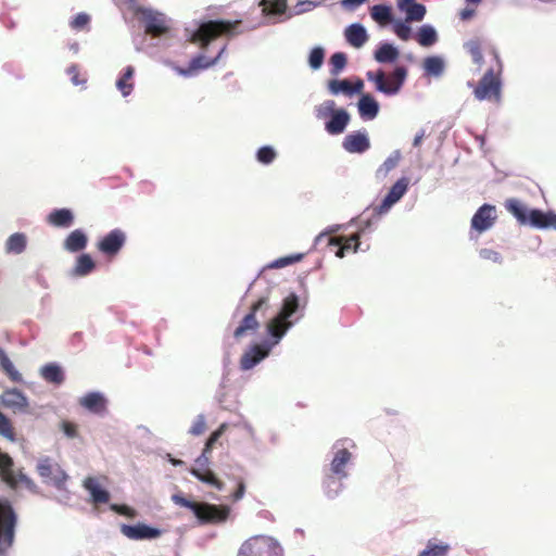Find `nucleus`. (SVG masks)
<instances>
[{"label":"nucleus","instance_id":"f257e3e1","mask_svg":"<svg viewBox=\"0 0 556 556\" xmlns=\"http://www.w3.org/2000/svg\"><path fill=\"white\" fill-rule=\"evenodd\" d=\"M495 61V66L489 68L473 89V94L479 101H501L503 64L495 49L490 50Z\"/></svg>","mask_w":556,"mask_h":556},{"label":"nucleus","instance_id":"f03ea898","mask_svg":"<svg viewBox=\"0 0 556 556\" xmlns=\"http://www.w3.org/2000/svg\"><path fill=\"white\" fill-rule=\"evenodd\" d=\"M172 501L178 506L192 510L200 523L203 525L223 523L228 519L230 515V508L227 505L199 503L187 500L180 494H174L172 496Z\"/></svg>","mask_w":556,"mask_h":556},{"label":"nucleus","instance_id":"7ed1b4c3","mask_svg":"<svg viewBox=\"0 0 556 556\" xmlns=\"http://www.w3.org/2000/svg\"><path fill=\"white\" fill-rule=\"evenodd\" d=\"M227 424H222L207 439L202 454L195 459V467L191 468L190 472L200 481L214 486L217 490H223L224 483L215 476L208 468L210 457L215 443L224 434L227 429Z\"/></svg>","mask_w":556,"mask_h":556},{"label":"nucleus","instance_id":"20e7f679","mask_svg":"<svg viewBox=\"0 0 556 556\" xmlns=\"http://www.w3.org/2000/svg\"><path fill=\"white\" fill-rule=\"evenodd\" d=\"M504 206L520 225H530L539 229L552 227L555 214L551 212L544 213L538 208L528 210L523 203L515 198L507 199Z\"/></svg>","mask_w":556,"mask_h":556},{"label":"nucleus","instance_id":"39448f33","mask_svg":"<svg viewBox=\"0 0 556 556\" xmlns=\"http://www.w3.org/2000/svg\"><path fill=\"white\" fill-rule=\"evenodd\" d=\"M240 21L215 20L202 23L192 34L190 41L205 49L213 40L226 36H232Z\"/></svg>","mask_w":556,"mask_h":556},{"label":"nucleus","instance_id":"423d86ee","mask_svg":"<svg viewBox=\"0 0 556 556\" xmlns=\"http://www.w3.org/2000/svg\"><path fill=\"white\" fill-rule=\"evenodd\" d=\"M352 458L348 448H340L334 453L330 464V473L326 475L323 485L328 497H334L342 488V480L346 478L345 466Z\"/></svg>","mask_w":556,"mask_h":556},{"label":"nucleus","instance_id":"0eeeda50","mask_svg":"<svg viewBox=\"0 0 556 556\" xmlns=\"http://www.w3.org/2000/svg\"><path fill=\"white\" fill-rule=\"evenodd\" d=\"M367 79L375 84L378 91L394 96L400 92L407 77V70L404 66H397L392 73L386 74L382 70L368 72Z\"/></svg>","mask_w":556,"mask_h":556},{"label":"nucleus","instance_id":"6e6552de","mask_svg":"<svg viewBox=\"0 0 556 556\" xmlns=\"http://www.w3.org/2000/svg\"><path fill=\"white\" fill-rule=\"evenodd\" d=\"M299 308V298L294 293L289 294L282 303L279 314L274 317L267 325L268 332L277 340L281 339L286 331L291 327L288 318L291 317Z\"/></svg>","mask_w":556,"mask_h":556},{"label":"nucleus","instance_id":"1a4fd4ad","mask_svg":"<svg viewBox=\"0 0 556 556\" xmlns=\"http://www.w3.org/2000/svg\"><path fill=\"white\" fill-rule=\"evenodd\" d=\"M17 517L8 502L0 501V554H4L14 542Z\"/></svg>","mask_w":556,"mask_h":556},{"label":"nucleus","instance_id":"9d476101","mask_svg":"<svg viewBox=\"0 0 556 556\" xmlns=\"http://www.w3.org/2000/svg\"><path fill=\"white\" fill-rule=\"evenodd\" d=\"M268 298L262 296L251 305L250 312L242 318L240 325L235 329L233 337L236 340H240L245 337L249 332L255 331L260 327V323L256 319L257 312H264L268 308Z\"/></svg>","mask_w":556,"mask_h":556},{"label":"nucleus","instance_id":"9b49d317","mask_svg":"<svg viewBox=\"0 0 556 556\" xmlns=\"http://www.w3.org/2000/svg\"><path fill=\"white\" fill-rule=\"evenodd\" d=\"M126 233L115 228L103 236L97 243V249L108 257H115L126 243Z\"/></svg>","mask_w":556,"mask_h":556},{"label":"nucleus","instance_id":"f8f14e48","mask_svg":"<svg viewBox=\"0 0 556 556\" xmlns=\"http://www.w3.org/2000/svg\"><path fill=\"white\" fill-rule=\"evenodd\" d=\"M37 471L41 478L50 480L58 488H61L67 479L64 470L48 457L39 460Z\"/></svg>","mask_w":556,"mask_h":556},{"label":"nucleus","instance_id":"ddd939ff","mask_svg":"<svg viewBox=\"0 0 556 556\" xmlns=\"http://www.w3.org/2000/svg\"><path fill=\"white\" fill-rule=\"evenodd\" d=\"M328 247L334 252L337 257H344L346 253H355L359 247V235L354 233L350 237L339 236L328 238Z\"/></svg>","mask_w":556,"mask_h":556},{"label":"nucleus","instance_id":"4468645a","mask_svg":"<svg viewBox=\"0 0 556 556\" xmlns=\"http://www.w3.org/2000/svg\"><path fill=\"white\" fill-rule=\"evenodd\" d=\"M409 186L407 177L400 178L389 190L381 204L376 208L379 214L388 212L406 193Z\"/></svg>","mask_w":556,"mask_h":556},{"label":"nucleus","instance_id":"2eb2a0df","mask_svg":"<svg viewBox=\"0 0 556 556\" xmlns=\"http://www.w3.org/2000/svg\"><path fill=\"white\" fill-rule=\"evenodd\" d=\"M495 219V206L483 204L472 216L471 227L479 232H483L493 226Z\"/></svg>","mask_w":556,"mask_h":556},{"label":"nucleus","instance_id":"dca6fc26","mask_svg":"<svg viewBox=\"0 0 556 556\" xmlns=\"http://www.w3.org/2000/svg\"><path fill=\"white\" fill-rule=\"evenodd\" d=\"M342 147L349 153H364L370 148V141L365 131H354L344 137Z\"/></svg>","mask_w":556,"mask_h":556},{"label":"nucleus","instance_id":"f3484780","mask_svg":"<svg viewBox=\"0 0 556 556\" xmlns=\"http://www.w3.org/2000/svg\"><path fill=\"white\" fill-rule=\"evenodd\" d=\"M121 532L130 540L155 539L161 535V531L156 528L149 527L144 523L136 526L123 525Z\"/></svg>","mask_w":556,"mask_h":556},{"label":"nucleus","instance_id":"a211bd4d","mask_svg":"<svg viewBox=\"0 0 556 556\" xmlns=\"http://www.w3.org/2000/svg\"><path fill=\"white\" fill-rule=\"evenodd\" d=\"M225 49H226V46H224L220 49V51L218 52V54L212 60H208L203 54H199L191 60V62L187 68L176 67V71L179 75L191 76L194 73H197L199 70L208 68L217 63V61L220 59L222 54L224 53Z\"/></svg>","mask_w":556,"mask_h":556},{"label":"nucleus","instance_id":"6ab92c4d","mask_svg":"<svg viewBox=\"0 0 556 556\" xmlns=\"http://www.w3.org/2000/svg\"><path fill=\"white\" fill-rule=\"evenodd\" d=\"M268 355V350L261 345H253L250 350L243 353L240 358V368L249 370L257 365L262 359Z\"/></svg>","mask_w":556,"mask_h":556},{"label":"nucleus","instance_id":"aec40b11","mask_svg":"<svg viewBox=\"0 0 556 556\" xmlns=\"http://www.w3.org/2000/svg\"><path fill=\"white\" fill-rule=\"evenodd\" d=\"M349 122V113L344 109H339L330 116L325 128L330 135H339L345 130Z\"/></svg>","mask_w":556,"mask_h":556},{"label":"nucleus","instance_id":"412c9836","mask_svg":"<svg viewBox=\"0 0 556 556\" xmlns=\"http://www.w3.org/2000/svg\"><path fill=\"white\" fill-rule=\"evenodd\" d=\"M79 403L93 414H103L106 410V399L99 392L87 393L79 400Z\"/></svg>","mask_w":556,"mask_h":556},{"label":"nucleus","instance_id":"4be33fe9","mask_svg":"<svg viewBox=\"0 0 556 556\" xmlns=\"http://www.w3.org/2000/svg\"><path fill=\"white\" fill-rule=\"evenodd\" d=\"M2 404L14 410H26L28 408L27 397L17 389L4 391L2 394Z\"/></svg>","mask_w":556,"mask_h":556},{"label":"nucleus","instance_id":"5701e85b","mask_svg":"<svg viewBox=\"0 0 556 556\" xmlns=\"http://www.w3.org/2000/svg\"><path fill=\"white\" fill-rule=\"evenodd\" d=\"M88 243V238L81 229H75L65 238L63 247L66 251L75 253L83 251Z\"/></svg>","mask_w":556,"mask_h":556},{"label":"nucleus","instance_id":"b1692460","mask_svg":"<svg viewBox=\"0 0 556 556\" xmlns=\"http://www.w3.org/2000/svg\"><path fill=\"white\" fill-rule=\"evenodd\" d=\"M168 27L162 14L150 13L146 16V33L153 37L166 34Z\"/></svg>","mask_w":556,"mask_h":556},{"label":"nucleus","instance_id":"393cba45","mask_svg":"<svg viewBox=\"0 0 556 556\" xmlns=\"http://www.w3.org/2000/svg\"><path fill=\"white\" fill-rule=\"evenodd\" d=\"M358 112L363 119H374L379 113V104L370 94H363L358 100Z\"/></svg>","mask_w":556,"mask_h":556},{"label":"nucleus","instance_id":"a878e982","mask_svg":"<svg viewBox=\"0 0 556 556\" xmlns=\"http://www.w3.org/2000/svg\"><path fill=\"white\" fill-rule=\"evenodd\" d=\"M84 488L90 493L93 503L105 504L110 501V493L101 489L96 478L87 477L84 480Z\"/></svg>","mask_w":556,"mask_h":556},{"label":"nucleus","instance_id":"bb28decb","mask_svg":"<svg viewBox=\"0 0 556 556\" xmlns=\"http://www.w3.org/2000/svg\"><path fill=\"white\" fill-rule=\"evenodd\" d=\"M346 41L354 48H361L368 40L366 29L361 24L350 25L345 31Z\"/></svg>","mask_w":556,"mask_h":556},{"label":"nucleus","instance_id":"cd10ccee","mask_svg":"<svg viewBox=\"0 0 556 556\" xmlns=\"http://www.w3.org/2000/svg\"><path fill=\"white\" fill-rule=\"evenodd\" d=\"M47 220L54 227L67 228L73 224L74 215L68 208H59L52 211L48 215Z\"/></svg>","mask_w":556,"mask_h":556},{"label":"nucleus","instance_id":"c85d7f7f","mask_svg":"<svg viewBox=\"0 0 556 556\" xmlns=\"http://www.w3.org/2000/svg\"><path fill=\"white\" fill-rule=\"evenodd\" d=\"M135 75V68L132 66H127L124 70V73L116 81V88L121 91L124 97L129 96L134 90L132 78Z\"/></svg>","mask_w":556,"mask_h":556},{"label":"nucleus","instance_id":"c756f323","mask_svg":"<svg viewBox=\"0 0 556 556\" xmlns=\"http://www.w3.org/2000/svg\"><path fill=\"white\" fill-rule=\"evenodd\" d=\"M42 378L50 383L61 384L64 381V372L56 364H48L41 368Z\"/></svg>","mask_w":556,"mask_h":556},{"label":"nucleus","instance_id":"7c9ffc66","mask_svg":"<svg viewBox=\"0 0 556 556\" xmlns=\"http://www.w3.org/2000/svg\"><path fill=\"white\" fill-rule=\"evenodd\" d=\"M397 58V49L390 43H382L375 52V59L379 63L394 62Z\"/></svg>","mask_w":556,"mask_h":556},{"label":"nucleus","instance_id":"2f4dec72","mask_svg":"<svg viewBox=\"0 0 556 556\" xmlns=\"http://www.w3.org/2000/svg\"><path fill=\"white\" fill-rule=\"evenodd\" d=\"M401 154L399 151L393 152L377 169L376 177L384 179L391 170H393L400 163Z\"/></svg>","mask_w":556,"mask_h":556},{"label":"nucleus","instance_id":"473e14b6","mask_svg":"<svg viewBox=\"0 0 556 556\" xmlns=\"http://www.w3.org/2000/svg\"><path fill=\"white\" fill-rule=\"evenodd\" d=\"M13 459L10 457L9 454L3 453L0 450V477L3 481L7 483H13L14 482V475H13Z\"/></svg>","mask_w":556,"mask_h":556},{"label":"nucleus","instance_id":"72a5a7b5","mask_svg":"<svg viewBox=\"0 0 556 556\" xmlns=\"http://www.w3.org/2000/svg\"><path fill=\"white\" fill-rule=\"evenodd\" d=\"M0 367L11 381H22V375L18 372V370L2 350H0Z\"/></svg>","mask_w":556,"mask_h":556},{"label":"nucleus","instance_id":"f704fd0d","mask_svg":"<svg viewBox=\"0 0 556 556\" xmlns=\"http://www.w3.org/2000/svg\"><path fill=\"white\" fill-rule=\"evenodd\" d=\"M96 267L92 257L89 254H81L77 257L74 267V274L76 276H86L90 274Z\"/></svg>","mask_w":556,"mask_h":556},{"label":"nucleus","instance_id":"c9c22d12","mask_svg":"<svg viewBox=\"0 0 556 556\" xmlns=\"http://www.w3.org/2000/svg\"><path fill=\"white\" fill-rule=\"evenodd\" d=\"M438 40L437 31L432 26L424 25L417 33V41L422 47H430Z\"/></svg>","mask_w":556,"mask_h":556},{"label":"nucleus","instance_id":"e433bc0d","mask_svg":"<svg viewBox=\"0 0 556 556\" xmlns=\"http://www.w3.org/2000/svg\"><path fill=\"white\" fill-rule=\"evenodd\" d=\"M26 248V236L24 233H13L7 241V251L20 254Z\"/></svg>","mask_w":556,"mask_h":556},{"label":"nucleus","instance_id":"4c0bfd02","mask_svg":"<svg viewBox=\"0 0 556 556\" xmlns=\"http://www.w3.org/2000/svg\"><path fill=\"white\" fill-rule=\"evenodd\" d=\"M371 17L379 24L386 25L391 22L392 14L390 7L376 4L370 10Z\"/></svg>","mask_w":556,"mask_h":556},{"label":"nucleus","instance_id":"58836bf2","mask_svg":"<svg viewBox=\"0 0 556 556\" xmlns=\"http://www.w3.org/2000/svg\"><path fill=\"white\" fill-rule=\"evenodd\" d=\"M464 47L471 55L473 63L481 67L483 63L481 41L479 39H471L467 41Z\"/></svg>","mask_w":556,"mask_h":556},{"label":"nucleus","instance_id":"ea45409f","mask_svg":"<svg viewBox=\"0 0 556 556\" xmlns=\"http://www.w3.org/2000/svg\"><path fill=\"white\" fill-rule=\"evenodd\" d=\"M425 71L434 76H440L444 70V63L439 56H428L424 61Z\"/></svg>","mask_w":556,"mask_h":556},{"label":"nucleus","instance_id":"a19ab883","mask_svg":"<svg viewBox=\"0 0 556 556\" xmlns=\"http://www.w3.org/2000/svg\"><path fill=\"white\" fill-rule=\"evenodd\" d=\"M328 89L333 94H338L340 92L353 94L352 83L348 79H332L328 83Z\"/></svg>","mask_w":556,"mask_h":556},{"label":"nucleus","instance_id":"79ce46f5","mask_svg":"<svg viewBox=\"0 0 556 556\" xmlns=\"http://www.w3.org/2000/svg\"><path fill=\"white\" fill-rule=\"evenodd\" d=\"M448 549L447 544H437L429 541L427 547L418 556H446Z\"/></svg>","mask_w":556,"mask_h":556},{"label":"nucleus","instance_id":"37998d69","mask_svg":"<svg viewBox=\"0 0 556 556\" xmlns=\"http://www.w3.org/2000/svg\"><path fill=\"white\" fill-rule=\"evenodd\" d=\"M403 11L406 12V18L407 21H421L426 15V7L424 4L414 2L410 3L406 9Z\"/></svg>","mask_w":556,"mask_h":556},{"label":"nucleus","instance_id":"c03bdc74","mask_svg":"<svg viewBox=\"0 0 556 556\" xmlns=\"http://www.w3.org/2000/svg\"><path fill=\"white\" fill-rule=\"evenodd\" d=\"M264 11L269 14H282L287 9V0H262Z\"/></svg>","mask_w":556,"mask_h":556},{"label":"nucleus","instance_id":"a18cd8bd","mask_svg":"<svg viewBox=\"0 0 556 556\" xmlns=\"http://www.w3.org/2000/svg\"><path fill=\"white\" fill-rule=\"evenodd\" d=\"M0 434L10 441H15V432L10 419L0 412Z\"/></svg>","mask_w":556,"mask_h":556},{"label":"nucleus","instance_id":"49530a36","mask_svg":"<svg viewBox=\"0 0 556 556\" xmlns=\"http://www.w3.org/2000/svg\"><path fill=\"white\" fill-rule=\"evenodd\" d=\"M346 55L343 52H337L330 58L331 74H339L346 65Z\"/></svg>","mask_w":556,"mask_h":556},{"label":"nucleus","instance_id":"de8ad7c7","mask_svg":"<svg viewBox=\"0 0 556 556\" xmlns=\"http://www.w3.org/2000/svg\"><path fill=\"white\" fill-rule=\"evenodd\" d=\"M276 151L269 146L260 148L256 153L257 161L263 164H270L276 159Z\"/></svg>","mask_w":556,"mask_h":556},{"label":"nucleus","instance_id":"09e8293b","mask_svg":"<svg viewBox=\"0 0 556 556\" xmlns=\"http://www.w3.org/2000/svg\"><path fill=\"white\" fill-rule=\"evenodd\" d=\"M325 52L320 47L314 48L309 53V65L312 68L317 70L324 62Z\"/></svg>","mask_w":556,"mask_h":556},{"label":"nucleus","instance_id":"8fccbe9b","mask_svg":"<svg viewBox=\"0 0 556 556\" xmlns=\"http://www.w3.org/2000/svg\"><path fill=\"white\" fill-rule=\"evenodd\" d=\"M337 110L338 109H336V102L333 100H327L318 106L317 117L326 118L328 116H331L333 112H336Z\"/></svg>","mask_w":556,"mask_h":556},{"label":"nucleus","instance_id":"3c124183","mask_svg":"<svg viewBox=\"0 0 556 556\" xmlns=\"http://www.w3.org/2000/svg\"><path fill=\"white\" fill-rule=\"evenodd\" d=\"M206 430V419L204 415H198L195 420L193 421L191 428L189 429V433L192 435H201Z\"/></svg>","mask_w":556,"mask_h":556},{"label":"nucleus","instance_id":"603ef678","mask_svg":"<svg viewBox=\"0 0 556 556\" xmlns=\"http://www.w3.org/2000/svg\"><path fill=\"white\" fill-rule=\"evenodd\" d=\"M90 22V16L86 13H78L71 22V27L76 30L85 29Z\"/></svg>","mask_w":556,"mask_h":556},{"label":"nucleus","instance_id":"864d4df0","mask_svg":"<svg viewBox=\"0 0 556 556\" xmlns=\"http://www.w3.org/2000/svg\"><path fill=\"white\" fill-rule=\"evenodd\" d=\"M303 256H304V254L300 253V254H294V255H290V256H286V257H280L274 262L271 267H276V268L285 267L287 265L300 262L303 258Z\"/></svg>","mask_w":556,"mask_h":556},{"label":"nucleus","instance_id":"5fc2aeb1","mask_svg":"<svg viewBox=\"0 0 556 556\" xmlns=\"http://www.w3.org/2000/svg\"><path fill=\"white\" fill-rule=\"evenodd\" d=\"M110 509L128 518H135L137 516V513L134 508L124 504H111Z\"/></svg>","mask_w":556,"mask_h":556},{"label":"nucleus","instance_id":"6e6d98bb","mask_svg":"<svg viewBox=\"0 0 556 556\" xmlns=\"http://www.w3.org/2000/svg\"><path fill=\"white\" fill-rule=\"evenodd\" d=\"M257 544H258L257 541L244 543L239 551V556H256V555H258L260 548H258Z\"/></svg>","mask_w":556,"mask_h":556},{"label":"nucleus","instance_id":"4d7b16f0","mask_svg":"<svg viewBox=\"0 0 556 556\" xmlns=\"http://www.w3.org/2000/svg\"><path fill=\"white\" fill-rule=\"evenodd\" d=\"M67 74L71 78V81L78 86V85H84L86 83V78L85 77H81L80 75V72H79V67L75 64L71 65L68 68H67Z\"/></svg>","mask_w":556,"mask_h":556},{"label":"nucleus","instance_id":"13d9d810","mask_svg":"<svg viewBox=\"0 0 556 556\" xmlns=\"http://www.w3.org/2000/svg\"><path fill=\"white\" fill-rule=\"evenodd\" d=\"M394 31L402 40H408L410 38V27L405 23H397L394 26Z\"/></svg>","mask_w":556,"mask_h":556},{"label":"nucleus","instance_id":"bf43d9fd","mask_svg":"<svg viewBox=\"0 0 556 556\" xmlns=\"http://www.w3.org/2000/svg\"><path fill=\"white\" fill-rule=\"evenodd\" d=\"M61 428L64 432V434L67 437V438H76L78 432H77V426L74 424V422H71V421H67V420H63L62 424H61Z\"/></svg>","mask_w":556,"mask_h":556},{"label":"nucleus","instance_id":"052dcab7","mask_svg":"<svg viewBox=\"0 0 556 556\" xmlns=\"http://www.w3.org/2000/svg\"><path fill=\"white\" fill-rule=\"evenodd\" d=\"M480 256L485 260H491L493 262H498L501 260V254L496 251L490 249H482L480 251Z\"/></svg>","mask_w":556,"mask_h":556},{"label":"nucleus","instance_id":"680f3d73","mask_svg":"<svg viewBox=\"0 0 556 556\" xmlns=\"http://www.w3.org/2000/svg\"><path fill=\"white\" fill-rule=\"evenodd\" d=\"M244 493H245V484H244V482L241 480V481H239V483H238L237 490H236V491L233 492V494H232V500H233L235 502H237V501L241 500V498L243 497Z\"/></svg>","mask_w":556,"mask_h":556},{"label":"nucleus","instance_id":"e2e57ef3","mask_svg":"<svg viewBox=\"0 0 556 556\" xmlns=\"http://www.w3.org/2000/svg\"><path fill=\"white\" fill-rule=\"evenodd\" d=\"M476 14L475 9L465 8L459 12V18L462 21H468Z\"/></svg>","mask_w":556,"mask_h":556},{"label":"nucleus","instance_id":"0e129e2a","mask_svg":"<svg viewBox=\"0 0 556 556\" xmlns=\"http://www.w3.org/2000/svg\"><path fill=\"white\" fill-rule=\"evenodd\" d=\"M364 83L361 79H357L355 84H352L353 93H358L363 90Z\"/></svg>","mask_w":556,"mask_h":556},{"label":"nucleus","instance_id":"69168bd1","mask_svg":"<svg viewBox=\"0 0 556 556\" xmlns=\"http://www.w3.org/2000/svg\"><path fill=\"white\" fill-rule=\"evenodd\" d=\"M415 0H397V7L401 11L406 9L410 3H414Z\"/></svg>","mask_w":556,"mask_h":556},{"label":"nucleus","instance_id":"338daca9","mask_svg":"<svg viewBox=\"0 0 556 556\" xmlns=\"http://www.w3.org/2000/svg\"><path fill=\"white\" fill-rule=\"evenodd\" d=\"M366 0H343L342 3L344 5L357 7V5L362 4Z\"/></svg>","mask_w":556,"mask_h":556},{"label":"nucleus","instance_id":"774afa93","mask_svg":"<svg viewBox=\"0 0 556 556\" xmlns=\"http://www.w3.org/2000/svg\"><path fill=\"white\" fill-rule=\"evenodd\" d=\"M422 138H424V132H421L420 135H417V136L415 137V139H414V146H415V147H418V146L420 144V142H421Z\"/></svg>","mask_w":556,"mask_h":556}]
</instances>
